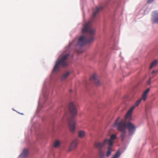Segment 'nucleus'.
Returning <instances> with one entry per match:
<instances>
[{"label":"nucleus","instance_id":"obj_1","mask_svg":"<svg viewBox=\"0 0 158 158\" xmlns=\"http://www.w3.org/2000/svg\"><path fill=\"white\" fill-rule=\"evenodd\" d=\"M91 21L86 23L84 25L82 29V32L86 33L88 34L85 37L81 36L79 39L78 44L81 46L84 45L86 43H90L94 40V35L95 33V30L93 29L91 25Z\"/></svg>","mask_w":158,"mask_h":158},{"label":"nucleus","instance_id":"obj_8","mask_svg":"<svg viewBox=\"0 0 158 158\" xmlns=\"http://www.w3.org/2000/svg\"><path fill=\"white\" fill-rule=\"evenodd\" d=\"M79 142V140L76 139L74 140L72 142L69 151H70L74 149L77 146Z\"/></svg>","mask_w":158,"mask_h":158},{"label":"nucleus","instance_id":"obj_22","mask_svg":"<svg viewBox=\"0 0 158 158\" xmlns=\"http://www.w3.org/2000/svg\"><path fill=\"white\" fill-rule=\"evenodd\" d=\"M152 77H150L149 80L147 81V84L148 85H150L151 83V79Z\"/></svg>","mask_w":158,"mask_h":158},{"label":"nucleus","instance_id":"obj_20","mask_svg":"<svg viewBox=\"0 0 158 158\" xmlns=\"http://www.w3.org/2000/svg\"><path fill=\"white\" fill-rule=\"evenodd\" d=\"M120 155V151H118L114 154V156L112 158H118Z\"/></svg>","mask_w":158,"mask_h":158},{"label":"nucleus","instance_id":"obj_5","mask_svg":"<svg viewBox=\"0 0 158 158\" xmlns=\"http://www.w3.org/2000/svg\"><path fill=\"white\" fill-rule=\"evenodd\" d=\"M131 118V116L130 118H126V115L124 118L121 120H124L126 122L127 125V128L129 132L130 135H132L135 132L136 130V127L134 124L129 122L130 121Z\"/></svg>","mask_w":158,"mask_h":158},{"label":"nucleus","instance_id":"obj_10","mask_svg":"<svg viewBox=\"0 0 158 158\" xmlns=\"http://www.w3.org/2000/svg\"><path fill=\"white\" fill-rule=\"evenodd\" d=\"M106 140H105L102 143H95V147L99 149H101L105 144H107Z\"/></svg>","mask_w":158,"mask_h":158},{"label":"nucleus","instance_id":"obj_11","mask_svg":"<svg viewBox=\"0 0 158 158\" xmlns=\"http://www.w3.org/2000/svg\"><path fill=\"white\" fill-rule=\"evenodd\" d=\"M150 90V88H148L144 91L141 98L140 99L141 100V101L143 100V101H145L146 100L148 94Z\"/></svg>","mask_w":158,"mask_h":158},{"label":"nucleus","instance_id":"obj_6","mask_svg":"<svg viewBox=\"0 0 158 158\" xmlns=\"http://www.w3.org/2000/svg\"><path fill=\"white\" fill-rule=\"evenodd\" d=\"M141 102V99H139L135 102L134 105H133L131 108L128 110L126 114V118H130L131 116L133 110L136 106H139Z\"/></svg>","mask_w":158,"mask_h":158},{"label":"nucleus","instance_id":"obj_3","mask_svg":"<svg viewBox=\"0 0 158 158\" xmlns=\"http://www.w3.org/2000/svg\"><path fill=\"white\" fill-rule=\"evenodd\" d=\"M119 118V117L118 118L115 120L114 124L117 127L118 130L121 131V140L122 141H123L126 136V123L124 120H121L119 122H118Z\"/></svg>","mask_w":158,"mask_h":158},{"label":"nucleus","instance_id":"obj_9","mask_svg":"<svg viewBox=\"0 0 158 158\" xmlns=\"http://www.w3.org/2000/svg\"><path fill=\"white\" fill-rule=\"evenodd\" d=\"M91 80L93 81L96 85H99L100 83V81L97 79V75L95 74H94L90 77Z\"/></svg>","mask_w":158,"mask_h":158},{"label":"nucleus","instance_id":"obj_16","mask_svg":"<svg viewBox=\"0 0 158 158\" xmlns=\"http://www.w3.org/2000/svg\"><path fill=\"white\" fill-rule=\"evenodd\" d=\"M70 74V72H67L66 73H64L62 76L61 79L63 80L65 79L67 77L69 76Z\"/></svg>","mask_w":158,"mask_h":158},{"label":"nucleus","instance_id":"obj_15","mask_svg":"<svg viewBox=\"0 0 158 158\" xmlns=\"http://www.w3.org/2000/svg\"><path fill=\"white\" fill-rule=\"evenodd\" d=\"M85 135V133L84 131H80L78 132V136L81 138H83Z\"/></svg>","mask_w":158,"mask_h":158},{"label":"nucleus","instance_id":"obj_24","mask_svg":"<svg viewBox=\"0 0 158 158\" xmlns=\"http://www.w3.org/2000/svg\"><path fill=\"white\" fill-rule=\"evenodd\" d=\"M154 0H148V3H150L152 2Z\"/></svg>","mask_w":158,"mask_h":158},{"label":"nucleus","instance_id":"obj_23","mask_svg":"<svg viewBox=\"0 0 158 158\" xmlns=\"http://www.w3.org/2000/svg\"><path fill=\"white\" fill-rule=\"evenodd\" d=\"M67 118V114H65L64 115L63 117L64 119L66 118Z\"/></svg>","mask_w":158,"mask_h":158},{"label":"nucleus","instance_id":"obj_19","mask_svg":"<svg viewBox=\"0 0 158 158\" xmlns=\"http://www.w3.org/2000/svg\"><path fill=\"white\" fill-rule=\"evenodd\" d=\"M60 145V142L58 140L55 141L54 143V147L55 148H58Z\"/></svg>","mask_w":158,"mask_h":158},{"label":"nucleus","instance_id":"obj_21","mask_svg":"<svg viewBox=\"0 0 158 158\" xmlns=\"http://www.w3.org/2000/svg\"><path fill=\"white\" fill-rule=\"evenodd\" d=\"M99 155L100 157L103 158L104 157V152L101 150L100 151H99Z\"/></svg>","mask_w":158,"mask_h":158},{"label":"nucleus","instance_id":"obj_25","mask_svg":"<svg viewBox=\"0 0 158 158\" xmlns=\"http://www.w3.org/2000/svg\"><path fill=\"white\" fill-rule=\"evenodd\" d=\"M155 73V71L154 70L152 71V74H154Z\"/></svg>","mask_w":158,"mask_h":158},{"label":"nucleus","instance_id":"obj_12","mask_svg":"<svg viewBox=\"0 0 158 158\" xmlns=\"http://www.w3.org/2000/svg\"><path fill=\"white\" fill-rule=\"evenodd\" d=\"M28 150L27 149H24L21 154L20 155V156L21 158H24L28 155Z\"/></svg>","mask_w":158,"mask_h":158},{"label":"nucleus","instance_id":"obj_18","mask_svg":"<svg viewBox=\"0 0 158 158\" xmlns=\"http://www.w3.org/2000/svg\"><path fill=\"white\" fill-rule=\"evenodd\" d=\"M111 147L109 145L108 148V151L106 154V156L107 157L109 156L111 154L112 149Z\"/></svg>","mask_w":158,"mask_h":158},{"label":"nucleus","instance_id":"obj_14","mask_svg":"<svg viewBox=\"0 0 158 158\" xmlns=\"http://www.w3.org/2000/svg\"><path fill=\"white\" fill-rule=\"evenodd\" d=\"M154 21L156 23H158V12L154 11L153 12Z\"/></svg>","mask_w":158,"mask_h":158},{"label":"nucleus","instance_id":"obj_17","mask_svg":"<svg viewBox=\"0 0 158 158\" xmlns=\"http://www.w3.org/2000/svg\"><path fill=\"white\" fill-rule=\"evenodd\" d=\"M158 63V61L156 60H154L151 64L150 69H151L153 67L156 65Z\"/></svg>","mask_w":158,"mask_h":158},{"label":"nucleus","instance_id":"obj_2","mask_svg":"<svg viewBox=\"0 0 158 158\" xmlns=\"http://www.w3.org/2000/svg\"><path fill=\"white\" fill-rule=\"evenodd\" d=\"M69 109L71 115V117L68 120L69 128L71 132L74 133L75 131L76 124L74 118L77 116V111L73 102L69 104Z\"/></svg>","mask_w":158,"mask_h":158},{"label":"nucleus","instance_id":"obj_7","mask_svg":"<svg viewBox=\"0 0 158 158\" xmlns=\"http://www.w3.org/2000/svg\"><path fill=\"white\" fill-rule=\"evenodd\" d=\"M116 137L117 136L116 135L113 134L111 135L110 139H105V140H107L106 142L107 144H108L110 146H112L114 143V140L116 139Z\"/></svg>","mask_w":158,"mask_h":158},{"label":"nucleus","instance_id":"obj_13","mask_svg":"<svg viewBox=\"0 0 158 158\" xmlns=\"http://www.w3.org/2000/svg\"><path fill=\"white\" fill-rule=\"evenodd\" d=\"M102 7L101 6L96 7V10H93V18H94L96 16V15L102 9Z\"/></svg>","mask_w":158,"mask_h":158},{"label":"nucleus","instance_id":"obj_4","mask_svg":"<svg viewBox=\"0 0 158 158\" xmlns=\"http://www.w3.org/2000/svg\"><path fill=\"white\" fill-rule=\"evenodd\" d=\"M69 56V54L67 53L61 55L59 57L53 69L52 72L53 73H56L59 71L60 66L64 67L67 65L68 62L67 59Z\"/></svg>","mask_w":158,"mask_h":158}]
</instances>
